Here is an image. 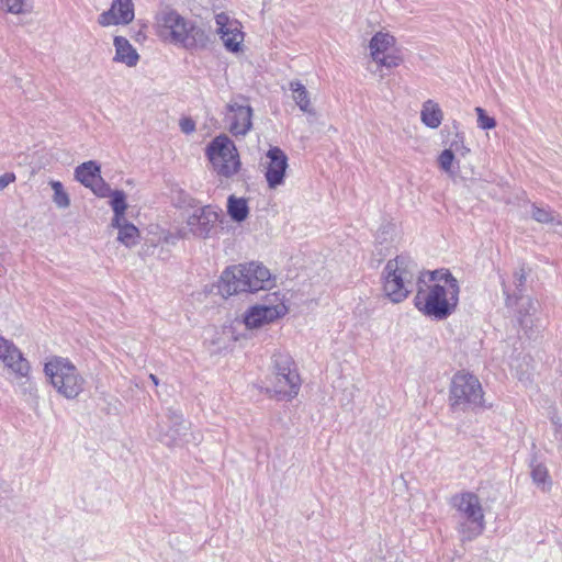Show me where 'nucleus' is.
<instances>
[{"mask_svg": "<svg viewBox=\"0 0 562 562\" xmlns=\"http://www.w3.org/2000/svg\"><path fill=\"white\" fill-rule=\"evenodd\" d=\"M429 283L418 280L414 297L415 307L425 316L442 321L449 317L459 303L458 280L448 270H435L428 273Z\"/></svg>", "mask_w": 562, "mask_h": 562, "instance_id": "obj_1", "label": "nucleus"}, {"mask_svg": "<svg viewBox=\"0 0 562 562\" xmlns=\"http://www.w3.org/2000/svg\"><path fill=\"white\" fill-rule=\"evenodd\" d=\"M156 25L160 37L187 48H203L209 43L203 29L193 25L175 10H161L156 16Z\"/></svg>", "mask_w": 562, "mask_h": 562, "instance_id": "obj_2", "label": "nucleus"}, {"mask_svg": "<svg viewBox=\"0 0 562 562\" xmlns=\"http://www.w3.org/2000/svg\"><path fill=\"white\" fill-rule=\"evenodd\" d=\"M450 505L460 517L457 531L462 541H471L484 531V510L475 493L462 492L456 494L451 497Z\"/></svg>", "mask_w": 562, "mask_h": 562, "instance_id": "obj_3", "label": "nucleus"}, {"mask_svg": "<svg viewBox=\"0 0 562 562\" xmlns=\"http://www.w3.org/2000/svg\"><path fill=\"white\" fill-rule=\"evenodd\" d=\"M417 273L416 263L404 256H397L386 262L383 269V291L393 302L404 301L412 291V283Z\"/></svg>", "mask_w": 562, "mask_h": 562, "instance_id": "obj_4", "label": "nucleus"}, {"mask_svg": "<svg viewBox=\"0 0 562 562\" xmlns=\"http://www.w3.org/2000/svg\"><path fill=\"white\" fill-rule=\"evenodd\" d=\"M44 372L56 392L67 400H76L85 391V378L67 358H50L44 366Z\"/></svg>", "mask_w": 562, "mask_h": 562, "instance_id": "obj_5", "label": "nucleus"}, {"mask_svg": "<svg viewBox=\"0 0 562 562\" xmlns=\"http://www.w3.org/2000/svg\"><path fill=\"white\" fill-rule=\"evenodd\" d=\"M269 380V390L281 398L291 400L299 394L301 379L293 359L288 353H273Z\"/></svg>", "mask_w": 562, "mask_h": 562, "instance_id": "obj_6", "label": "nucleus"}, {"mask_svg": "<svg viewBox=\"0 0 562 562\" xmlns=\"http://www.w3.org/2000/svg\"><path fill=\"white\" fill-rule=\"evenodd\" d=\"M450 405L453 409L469 411L483 406V390L477 378L458 372L450 385Z\"/></svg>", "mask_w": 562, "mask_h": 562, "instance_id": "obj_7", "label": "nucleus"}, {"mask_svg": "<svg viewBox=\"0 0 562 562\" xmlns=\"http://www.w3.org/2000/svg\"><path fill=\"white\" fill-rule=\"evenodd\" d=\"M214 171L225 178L235 176L241 166L234 142L226 135L216 136L206 148Z\"/></svg>", "mask_w": 562, "mask_h": 562, "instance_id": "obj_8", "label": "nucleus"}, {"mask_svg": "<svg viewBox=\"0 0 562 562\" xmlns=\"http://www.w3.org/2000/svg\"><path fill=\"white\" fill-rule=\"evenodd\" d=\"M221 211L214 206L206 205L193 211L187 218V225L178 229V237L186 239L190 236L195 238H211L217 234Z\"/></svg>", "mask_w": 562, "mask_h": 562, "instance_id": "obj_9", "label": "nucleus"}, {"mask_svg": "<svg viewBox=\"0 0 562 562\" xmlns=\"http://www.w3.org/2000/svg\"><path fill=\"white\" fill-rule=\"evenodd\" d=\"M370 56L379 66L387 69L398 67L404 58L395 47V38L389 33L378 32L369 43Z\"/></svg>", "mask_w": 562, "mask_h": 562, "instance_id": "obj_10", "label": "nucleus"}, {"mask_svg": "<svg viewBox=\"0 0 562 562\" xmlns=\"http://www.w3.org/2000/svg\"><path fill=\"white\" fill-rule=\"evenodd\" d=\"M269 303L258 304L249 307L244 315V323L247 328L256 329L268 325L284 316L288 308L283 301L274 293Z\"/></svg>", "mask_w": 562, "mask_h": 562, "instance_id": "obj_11", "label": "nucleus"}, {"mask_svg": "<svg viewBox=\"0 0 562 562\" xmlns=\"http://www.w3.org/2000/svg\"><path fill=\"white\" fill-rule=\"evenodd\" d=\"M225 121L234 136H246L252 127V109L245 100H232L226 105Z\"/></svg>", "mask_w": 562, "mask_h": 562, "instance_id": "obj_12", "label": "nucleus"}, {"mask_svg": "<svg viewBox=\"0 0 562 562\" xmlns=\"http://www.w3.org/2000/svg\"><path fill=\"white\" fill-rule=\"evenodd\" d=\"M216 32L218 33L225 48L229 52H239L244 42L241 24L222 12L215 15Z\"/></svg>", "mask_w": 562, "mask_h": 562, "instance_id": "obj_13", "label": "nucleus"}, {"mask_svg": "<svg viewBox=\"0 0 562 562\" xmlns=\"http://www.w3.org/2000/svg\"><path fill=\"white\" fill-rule=\"evenodd\" d=\"M267 167L265 177L269 189H277L284 183L285 171L288 168V157L279 147H271L267 151Z\"/></svg>", "mask_w": 562, "mask_h": 562, "instance_id": "obj_14", "label": "nucleus"}, {"mask_svg": "<svg viewBox=\"0 0 562 562\" xmlns=\"http://www.w3.org/2000/svg\"><path fill=\"white\" fill-rule=\"evenodd\" d=\"M167 423V428L159 425V441L168 447L180 445L183 441L182 437L186 436L188 430L182 414L176 409L168 408Z\"/></svg>", "mask_w": 562, "mask_h": 562, "instance_id": "obj_15", "label": "nucleus"}, {"mask_svg": "<svg viewBox=\"0 0 562 562\" xmlns=\"http://www.w3.org/2000/svg\"><path fill=\"white\" fill-rule=\"evenodd\" d=\"M246 263L226 268L221 276L222 293L231 296L239 292H248L249 283L246 280Z\"/></svg>", "mask_w": 562, "mask_h": 562, "instance_id": "obj_16", "label": "nucleus"}, {"mask_svg": "<svg viewBox=\"0 0 562 562\" xmlns=\"http://www.w3.org/2000/svg\"><path fill=\"white\" fill-rule=\"evenodd\" d=\"M134 19V4L132 0H114L109 10L102 12L98 18L101 26L128 24Z\"/></svg>", "mask_w": 562, "mask_h": 562, "instance_id": "obj_17", "label": "nucleus"}, {"mask_svg": "<svg viewBox=\"0 0 562 562\" xmlns=\"http://www.w3.org/2000/svg\"><path fill=\"white\" fill-rule=\"evenodd\" d=\"M246 280L249 283L248 292L265 290L272 282L269 269L260 262L251 261L246 263Z\"/></svg>", "mask_w": 562, "mask_h": 562, "instance_id": "obj_18", "label": "nucleus"}, {"mask_svg": "<svg viewBox=\"0 0 562 562\" xmlns=\"http://www.w3.org/2000/svg\"><path fill=\"white\" fill-rule=\"evenodd\" d=\"M0 360L16 378L29 376L31 371L30 362L15 345H12Z\"/></svg>", "mask_w": 562, "mask_h": 562, "instance_id": "obj_19", "label": "nucleus"}, {"mask_svg": "<svg viewBox=\"0 0 562 562\" xmlns=\"http://www.w3.org/2000/svg\"><path fill=\"white\" fill-rule=\"evenodd\" d=\"M528 272L525 267H519L514 271L513 274V283L515 285V290H510L504 280H502L503 292L506 296V305L512 307L518 304L519 301H522V292L525 290L526 280Z\"/></svg>", "mask_w": 562, "mask_h": 562, "instance_id": "obj_20", "label": "nucleus"}, {"mask_svg": "<svg viewBox=\"0 0 562 562\" xmlns=\"http://www.w3.org/2000/svg\"><path fill=\"white\" fill-rule=\"evenodd\" d=\"M115 57L114 60L133 67L138 61V54L131 43L123 36L114 37Z\"/></svg>", "mask_w": 562, "mask_h": 562, "instance_id": "obj_21", "label": "nucleus"}, {"mask_svg": "<svg viewBox=\"0 0 562 562\" xmlns=\"http://www.w3.org/2000/svg\"><path fill=\"white\" fill-rule=\"evenodd\" d=\"M100 166L95 161H87L75 169V178L87 188H93L100 178Z\"/></svg>", "mask_w": 562, "mask_h": 562, "instance_id": "obj_22", "label": "nucleus"}, {"mask_svg": "<svg viewBox=\"0 0 562 562\" xmlns=\"http://www.w3.org/2000/svg\"><path fill=\"white\" fill-rule=\"evenodd\" d=\"M420 120L429 128L439 127L443 120V113L439 104L430 99L425 101L420 111Z\"/></svg>", "mask_w": 562, "mask_h": 562, "instance_id": "obj_23", "label": "nucleus"}, {"mask_svg": "<svg viewBox=\"0 0 562 562\" xmlns=\"http://www.w3.org/2000/svg\"><path fill=\"white\" fill-rule=\"evenodd\" d=\"M530 215L538 223L562 226V215L558 214L549 206H540L533 203L531 205Z\"/></svg>", "mask_w": 562, "mask_h": 562, "instance_id": "obj_24", "label": "nucleus"}, {"mask_svg": "<svg viewBox=\"0 0 562 562\" xmlns=\"http://www.w3.org/2000/svg\"><path fill=\"white\" fill-rule=\"evenodd\" d=\"M112 226L119 229L117 240L120 243L128 248L138 244L139 232L135 225L126 222V220L123 218V221H120V224Z\"/></svg>", "mask_w": 562, "mask_h": 562, "instance_id": "obj_25", "label": "nucleus"}, {"mask_svg": "<svg viewBox=\"0 0 562 562\" xmlns=\"http://www.w3.org/2000/svg\"><path fill=\"white\" fill-rule=\"evenodd\" d=\"M290 90L293 93V100L296 103V105L300 108L301 111L305 113H313L310 93L304 87V85L299 81H291L290 82Z\"/></svg>", "mask_w": 562, "mask_h": 562, "instance_id": "obj_26", "label": "nucleus"}, {"mask_svg": "<svg viewBox=\"0 0 562 562\" xmlns=\"http://www.w3.org/2000/svg\"><path fill=\"white\" fill-rule=\"evenodd\" d=\"M227 213L236 222H243L247 218L249 209L244 198L229 195L227 199Z\"/></svg>", "mask_w": 562, "mask_h": 562, "instance_id": "obj_27", "label": "nucleus"}, {"mask_svg": "<svg viewBox=\"0 0 562 562\" xmlns=\"http://www.w3.org/2000/svg\"><path fill=\"white\" fill-rule=\"evenodd\" d=\"M111 201L110 204L114 212V217L112 218V225L120 224V221H123L125 211L127 209L126 204V195L121 190H115L110 193Z\"/></svg>", "mask_w": 562, "mask_h": 562, "instance_id": "obj_28", "label": "nucleus"}, {"mask_svg": "<svg viewBox=\"0 0 562 562\" xmlns=\"http://www.w3.org/2000/svg\"><path fill=\"white\" fill-rule=\"evenodd\" d=\"M49 186L54 191L53 202L59 209H67L70 205V198L68 193L65 191L63 183L57 180H50Z\"/></svg>", "mask_w": 562, "mask_h": 562, "instance_id": "obj_29", "label": "nucleus"}, {"mask_svg": "<svg viewBox=\"0 0 562 562\" xmlns=\"http://www.w3.org/2000/svg\"><path fill=\"white\" fill-rule=\"evenodd\" d=\"M2 8L11 14H26L31 11L27 0H0Z\"/></svg>", "mask_w": 562, "mask_h": 562, "instance_id": "obj_30", "label": "nucleus"}, {"mask_svg": "<svg viewBox=\"0 0 562 562\" xmlns=\"http://www.w3.org/2000/svg\"><path fill=\"white\" fill-rule=\"evenodd\" d=\"M475 112L477 114V126L482 130H492L496 126V121L494 117L488 116L486 112L477 106L475 108Z\"/></svg>", "mask_w": 562, "mask_h": 562, "instance_id": "obj_31", "label": "nucleus"}, {"mask_svg": "<svg viewBox=\"0 0 562 562\" xmlns=\"http://www.w3.org/2000/svg\"><path fill=\"white\" fill-rule=\"evenodd\" d=\"M454 160V154L449 149H445L438 157L439 167L447 173H453L452 162Z\"/></svg>", "mask_w": 562, "mask_h": 562, "instance_id": "obj_32", "label": "nucleus"}, {"mask_svg": "<svg viewBox=\"0 0 562 562\" xmlns=\"http://www.w3.org/2000/svg\"><path fill=\"white\" fill-rule=\"evenodd\" d=\"M531 477L537 485H543L548 481V470L542 464H535L531 469Z\"/></svg>", "mask_w": 562, "mask_h": 562, "instance_id": "obj_33", "label": "nucleus"}, {"mask_svg": "<svg viewBox=\"0 0 562 562\" xmlns=\"http://www.w3.org/2000/svg\"><path fill=\"white\" fill-rule=\"evenodd\" d=\"M451 153H458L461 156H465L469 153V148L464 145L463 136L457 134L456 138L450 143L448 148Z\"/></svg>", "mask_w": 562, "mask_h": 562, "instance_id": "obj_34", "label": "nucleus"}, {"mask_svg": "<svg viewBox=\"0 0 562 562\" xmlns=\"http://www.w3.org/2000/svg\"><path fill=\"white\" fill-rule=\"evenodd\" d=\"M98 180L99 181H95V183L93 184V188L90 189L99 196L109 195L112 192L110 188L104 183L101 177Z\"/></svg>", "mask_w": 562, "mask_h": 562, "instance_id": "obj_35", "label": "nucleus"}, {"mask_svg": "<svg viewBox=\"0 0 562 562\" xmlns=\"http://www.w3.org/2000/svg\"><path fill=\"white\" fill-rule=\"evenodd\" d=\"M180 128L184 134H191L195 130V123L190 117H184L180 120Z\"/></svg>", "mask_w": 562, "mask_h": 562, "instance_id": "obj_36", "label": "nucleus"}, {"mask_svg": "<svg viewBox=\"0 0 562 562\" xmlns=\"http://www.w3.org/2000/svg\"><path fill=\"white\" fill-rule=\"evenodd\" d=\"M16 177L13 172H5L0 176V191L4 190L9 184L15 181Z\"/></svg>", "mask_w": 562, "mask_h": 562, "instance_id": "obj_37", "label": "nucleus"}, {"mask_svg": "<svg viewBox=\"0 0 562 562\" xmlns=\"http://www.w3.org/2000/svg\"><path fill=\"white\" fill-rule=\"evenodd\" d=\"M14 345L11 340L5 339L4 337L0 336V358L8 352V350L11 348V346Z\"/></svg>", "mask_w": 562, "mask_h": 562, "instance_id": "obj_38", "label": "nucleus"}, {"mask_svg": "<svg viewBox=\"0 0 562 562\" xmlns=\"http://www.w3.org/2000/svg\"><path fill=\"white\" fill-rule=\"evenodd\" d=\"M554 424V438L562 443V424L553 420Z\"/></svg>", "mask_w": 562, "mask_h": 562, "instance_id": "obj_39", "label": "nucleus"}, {"mask_svg": "<svg viewBox=\"0 0 562 562\" xmlns=\"http://www.w3.org/2000/svg\"><path fill=\"white\" fill-rule=\"evenodd\" d=\"M526 302H527L528 308L526 310L525 314H528L529 310H535V303L530 299H527Z\"/></svg>", "mask_w": 562, "mask_h": 562, "instance_id": "obj_40", "label": "nucleus"}, {"mask_svg": "<svg viewBox=\"0 0 562 562\" xmlns=\"http://www.w3.org/2000/svg\"><path fill=\"white\" fill-rule=\"evenodd\" d=\"M149 378H150V380H151L156 385L158 384V379H157V376H156V375L150 374V375H149Z\"/></svg>", "mask_w": 562, "mask_h": 562, "instance_id": "obj_41", "label": "nucleus"}]
</instances>
